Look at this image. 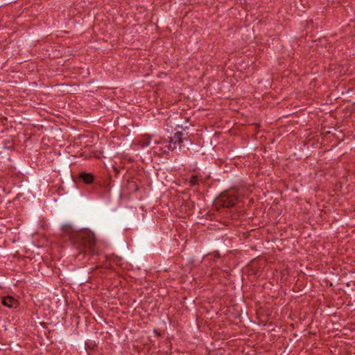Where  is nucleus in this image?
Segmentation results:
<instances>
[{
	"instance_id": "obj_1",
	"label": "nucleus",
	"mask_w": 355,
	"mask_h": 355,
	"mask_svg": "<svg viewBox=\"0 0 355 355\" xmlns=\"http://www.w3.org/2000/svg\"><path fill=\"white\" fill-rule=\"evenodd\" d=\"M164 142L166 144L165 147L171 150L175 149L178 144H182L183 142L191 144V141L187 138H182V133L180 132H175L173 137H168Z\"/></svg>"
},
{
	"instance_id": "obj_2",
	"label": "nucleus",
	"mask_w": 355,
	"mask_h": 355,
	"mask_svg": "<svg viewBox=\"0 0 355 355\" xmlns=\"http://www.w3.org/2000/svg\"><path fill=\"white\" fill-rule=\"evenodd\" d=\"M2 304L8 308L15 309L18 306V301L12 296H5L2 298Z\"/></svg>"
},
{
	"instance_id": "obj_3",
	"label": "nucleus",
	"mask_w": 355,
	"mask_h": 355,
	"mask_svg": "<svg viewBox=\"0 0 355 355\" xmlns=\"http://www.w3.org/2000/svg\"><path fill=\"white\" fill-rule=\"evenodd\" d=\"M82 178L86 183H90L92 181V176L90 174H84Z\"/></svg>"
},
{
	"instance_id": "obj_4",
	"label": "nucleus",
	"mask_w": 355,
	"mask_h": 355,
	"mask_svg": "<svg viewBox=\"0 0 355 355\" xmlns=\"http://www.w3.org/2000/svg\"><path fill=\"white\" fill-rule=\"evenodd\" d=\"M236 198L234 197V196H231L230 197V202H229V205H233L236 203Z\"/></svg>"
},
{
	"instance_id": "obj_5",
	"label": "nucleus",
	"mask_w": 355,
	"mask_h": 355,
	"mask_svg": "<svg viewBox=\"0 0 355 355\" xmlns=\"http://www.w3.org/2000/svg\"><path fill=\"white\" fill-rule=\"evenodd\" d=\"M150 144V141L148 139L143 141V143L141 144V147L142 148L147 147V146H149Z\"/></svg>"
},
{
	"instance_id": "obj_6",
	"label": "nucleus",
	"mask_w": 355,
	"mask_h": 355,
	"mask_svg": "<svg viewBox=\"0 0 355 355\" xmlns=\"http://www.w3.org/2000/svg\"><path fill=\"white\" fill-rule=\"evenodd\" d=\"M154 144H161V141H157V140H155V141H154Z\"/></svg>"
},
{
	"instance_id": "obj_7",
	"label": "nucleus",
	"mask_w": 355,
	"mask_h": 355,
	"mask_svg": "<svg viewBox=\"0 0 355 355\" xmlns=\"http://www.w3.org/2000/svg\"><path fill=\"white\" fill-rule=\"evenodd\" d=\"M196 183V178H193L192 180H191V184H194Z\"/></svg>"
}]
</instances>
